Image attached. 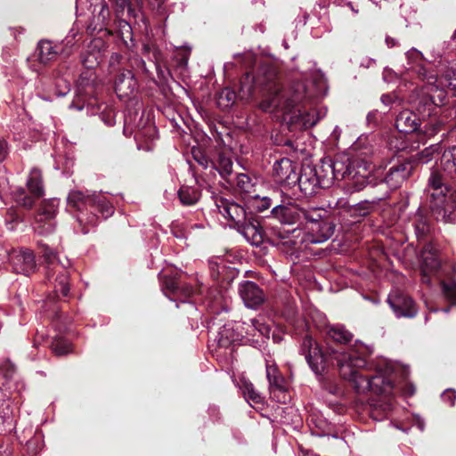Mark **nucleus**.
<instances>
[{"label":"nucleus","mask_w":456,"mask_h":456,"mask_svg":"<svg viewBox=\"0 0 456 456\" xmlns=\"http://www.w3.org/2000/svg\"><path fill=\"white\" fill-rule=\"evenodd\" d=\"M299 353L304 355L308 366L318 379L322 378L328 362H330L338 367L340 376L352 384L357 394L370 392V378L359 372L360 369L367 366V359L362 352L354 348L346 351L330 349L325 354L317 341L306 334L300 344Z\"/></svg>","instance_id":"obj_1"},{"label":"nucleus","mask_w":456,"mask_h":456,"mask_svg":"<svg viewBox=\"0 0 456 456\" xmlns=\"http://www.w3.org/2000/svg\"><path fill=\"white\" fill-rule=\"evenodd\" d=\"M429 208L437 221L456 223V146L444 150L428 179Z\"/></svg>","instance_id":"obj_2"},{"label":"nucleus","mask_w":456,"mask_h":456,"mask_svg":"<svg viewBox=\"0 0 456 456\" xmlns=\"http://www.w3.org/2000/svg\"><path fill=\"white\" fill-rule=\"evenodd\" d=\"M325 83L322 76L314 81L311 87L305 82L297 81L289 86L287 97L281 101L279 95L263 101L260 108L265 112H281L283 116H290L291 122H299L305 127H312L320 120L321 117L315 110L303 111L301 104L311 102L323 94Z\"/></svg>","instance_id":"obj_3"},{"label":"nucleus","mask_w":456,"mask_h":456,"mask_svg":"<svg viewBox=\"0 0 456 456\" xmlns=\"http://www.w3.org/2000/svg\"><path fill=\"white\" fill-rule=\"evenodd\" d=\"M257 88L267 92V96L264 101L275 95H279L283 101L289 91V87L286 90L280 87L276 68L270 61L261 63L256 74L248 72L240 79V94L242 98L251 97Z\"/></svg>","instance_id":"obj_4"},{"label":"nucleus","mask_w":456,"mask_h":456,"mask_svg":"<svg viewBox=\"0 0 456 456\" xmlns=\"http://www.w3.org/2000/svg\"><path fill=\"white\" fill-rule=\"evenodd\" d=\"M409 102L419 118L426 119L436 114L437 108L446 104L447 93L428 81V85L411 92Z\"/></svg>","instance_id":"obj_5"},{"label":"nucleus","mask_w":456,"mask_h":456,"mask_svg":"<svg viewBox=\"0 0 456 456\" xmlns=\"http://www.w3.org/2000/svg\"><path fill=\"white\" fill-rule=\"evenodd\" d=\"M123 133L126 136H131L134 134L135 140L153 141L157 138L158 131L150 115L138 108L134 111L128 110L125 115Z\"/></svg>","instance_id":"obj_6"},{"label":"nucleus","mask_w":456,"mask_h":456,"mask_svg":"<svg viewBox=\"0 0 456 456\" xmlns=\"http://www.w3.org/2000/svg\"><path fill=\"white\" fill-rule=\"evenodd\" d=\"M325 174L321 165H306L303 166L297 175V183L300 191L306 197L313 196L318 192L320 189L330 187L329 176Z\"/></svg>","instance_id":"obj_7"},{"label":"nucleus","mask_w":456,"mask_h":456,"mask_svg":"<svg viewBox=\"0 0 456 456\" xmlns=\"http://www.w3.org/2000/svg\"><path fill=\"white\" fill-rule=\"evenodd\" d=\"M58 208L59 200L57 199H50L42 202L31 224L36 233L47 236L55 231Z\"/></svg>","instance_id":"obj_8"},{"label":"nucleus","mask_w":456,"mask_h":456,"mask_svg":"<svg viewBox=\"0 0 456 456\" xmlns=\"http://www.w3.org/2000/svg\"><path fill=\"white\" fill-rule=\"evenodd\" d=\"M27 188L28 193L22 187H17L12 195L17 204L30 208L35 203V200L44 195V186L42 182L41 171L36 167L32 168L29 172L27 180Z\"/></svg>","instance_id":"obj_9"},{"label":"nucleus","mask_w":456,"mask_h":456,"mask_svg":"<svg viewBox=\"0 0 456 456\" xmlns=\"http://www.w3.org/2000/svg\"><path fill=\"white\" fill-rule=\"evenodd\" d=\"M94 201V192L91 194H85L78 190H72L69 192L67 197L68 207L77 210L79 213L77 216V220L80 224H89L95 226L98 223V216L93 211L87 213L91 209Z\"/></svg>","instance_id":"obj_10"},{"label":"nucleus","mask_w":456,"mask_h":456,"mask_svg":"<svg viewBox=\"0 0 456 456\" xmlns=\"http://www.w3.org/2000/svg\"><path fill=\"white\" fill-rule=\"evenodd\" d=\"M396 366L387 359H381L375 366L377 375L370 378V392L390 397L394 395L395 386L388 375L393 373Z\"/></svg>","instance_id":"obj_11"},{"label":"nucleus","mask_w":456,"mask_h":456,"mask_svg":"<svg viewBox=\"0 0 456 456\" xmlns=\"http://www.w3.org/2000/svg\"><path fill=\"white\" fill-rule=\"evenodd\" d=\"M320 163L324 173L330 175L327 176L330 185L332 184L334 180L349 178L354 171L349 157L346 154L337 155L333 159H323Z\"/></svg>","instance_id":"obj_12"},{"label":"nucleus","mask_w":456,"mask_h":456,"mask_svg":"<svg viewBox=\"0 0 456 456\" xmlns=\"http://www.w3.org/2000/svg\"><path fill=\"white\" fill-rule=\"evenodd\" d=\"M387 303L393 311L395 316L400 318H414L419 312L415 301L408 294L400 290L391 291L387 298Z\"/></svg>","instance_id":"obj_13"},{"label":"nucleus","mask_w":456,"mask_h":456,"mask_svg":"<svg viewBox=\"0 0 456 456\" xmlns=\"http://www.w3.org/2000/svg\"><path fill=\"white\" fill-rule=\"evenodd\" d=\"M74 45V38L67 37L60 44H53L50 40L43 39L37 43V58L42 64H47L54 61L59 54L69 56L71 53V47Z\"/></svg>","instance_id":"obj_14"},{"label":"nucleus","mask_w":456,"mask_h":456,"mask_svg":"<svg viewBox=\"0 0 456 456\" xmlns=\"http://www.w3.org/2000/svg\"><path fill=\"white\" fill-rule=\"evenodd\" d=\"M297 168L298 165L297 162L288 158H281L273 165V178L275 183L281 185L286 187L294 186L297 184Z\"/></svg>","instance_id":"obj_15"},{"label":"nucleus","mask_w":456,"mask_h":456,"mask_svg":"<svg viewBox=\"0 0 456 456\" xmlns=\"http://www.w3.org/2000/svg\"><path fill=\"white\" fill-rule=\"evenodd\" d=\"M301 207L289 197L281 199V202L273 207L272 216L283 224H300Z\"/></svg>","instance_id":"obj_16"},{"label":"nucleus","mask_w":456,"mask_h":456,"mask_svg":"<svg viewBox=\"0 0 456 456\" xmlns=\"http://www.w3.org/2000/svg\"><path fill=\"white\" fill-rule=\"evenodd\" d=\"M216 205L219 213L224 218L234 222L238 229L252 218L251 214L242 205L234 201L221 198L216 200Z\"/></svg>","instance_id":"obj_17"},{"label":"nucleus","mask_w":456,"mask_h":456,"mask_svg":"<svg viewBox=\"0 0 456 456\" xmlns=\"http://www.w3.org/2000/svg\"><path fill=\"white\" fill-rule=\"evenodd\" d=\"M413 171V165L410 160H403L393 164L382 180L391 190H395L408 180Z\"/></svg>","instance_id":"obj_18"},{"label":"nucleus","mask_w":456,"mask_h":456,"mask_svg":"<svg viewBox=\"0 0 456 456\" xmlns=\"http://www.w3.org/2000/svg\"><path fill=\"white\" fill-rule=\"evenodd\" d=\"M9 261L15 273L28 275L36 268L33 252L27 248L12 250L9 254Z\"/></svg>","instance_id":"obj_19"},{"label":"nucleus","mask_w":456,"mask_h":456,"mask_svg":"<svg viewBox=\"0 0 456 456\" xmlns=\"http://www.w3.org/2000/svg\"><path fill=\"white\" fill-rule=\"evenodd\" d=\"M239 294L248 308L255 309L265 300L260 287L252 281H244L239 285Z\"/></svg>","instance_id":"obj_20"},{"label":"nucleus","mask_w":456,"mask_h":456,"mask_svg":"<svg viewBox=\"0 0 456 456\" xmlns=\"http://www.w3.org/2000/svg\"><path fill=\"white\" fill-rule=\"evenodd\" d=\"M335 224L327 218L314 226H310L303 242L307 244H321L332 237L335 232Z\"/></svg>","instance_id":"obj_21"},{"label":"nucleus","mask_w":456,"mask_h":456,"mask_svg":"<svg viewBox=\"0 0 456 456\" xmlns=\"http://www.w3.org/2000/svg\"><path fill=\"white\" fill-rule=\"evenodd\" d=\"M114 88L119 98H129L134 95L138 89V82L133 71L126 69L120 72L115 79Z\"/></svg>","instance_id":"obj_22"},{"label":"nucleus","mask_w":456,"mask_h":456,"mask_svg":"<svg viewBox=\"0 0 456 456\" xmlns=\"http://www.w3.org/2000/svg\"><path fill=\"white\" fill-rule=\"evenodd\" d=\"M389 197V193L386 191L381 197H374L370 200H363L353 205H350L346 198L332 199L329 202V206L334 208H347L354 207L355 211L359 212L361 216H366L371 208L378 205L381 200Z\"/></svg>","instance_id":"obj_23"},{"label":"nucleus","mask_w":456,"mask_h":456,"mask_svg":"<svg viewBox=\"0 0 456 456\" xmlns=\"http://www.w3.org/2000/svg\"><path fill=\"white\" fill-rule=\"evenodd\" d=\"M405 58L407 63L405 69L415 72L421 79H427L428 81H433L435 79L434 75H429L424 61L423 53L418 49L412 47L405 53Z\"/></svg>","instance_id":"obj_24"},{"label":"nucleus","mask_w":456,"mask_h":456,"mask_svg":"<svg viewBox=\"0 0 456 456\" xmlns=\"http://www.w3.org/2000/svg\"><path fill=\"white\" fill-rule=\"evenodd\" d=\"M94 94V79L81 75L77 82L76 99L69 105V108L82 110L85 107L86 98L93 97Z\"/></svg>","instance_id":"obj_25"},{"label":"nucleus","mask_w":456,"mask_h":456,"mask_svg":"<svg viewBox=\"0 0 456 456\" xmlns=\"http://www.w3.org/2000/svg\"><path fill=\"white\" fill-rule=\"evenodd\" d=\"M244 338L241 324L230 322L224 324L217 335V343L221 347H228L232 344L240 341Z\"/></svg>","instance_id":"obj_26"},{"label":"nucleus","mask_w":456,"mask_h":456,"mask_svg":"<svg viewBox=\"0 0 456 456\" xmlns=\"http://www.w3.org/2000/svg\"><path fill=\"white\" fill-rule=\"evenodd\" d=\"M238 232L245 238V240L252 246L259 247L264 241V231L263 228L255 223L252 218L241 225Z\"/></svg>","instance_id":"obj_27"},{"label":"nucleus","mask_w":456,"mask_h":456,"mask_svg":"<svg viewBox=\"0 0 456 456\" xmlns=\"http://www.w3.org/2000/svg\"><path fill=\"white\" fill-rule=\"evenodd\" d=\"M415 111L410 110H402L395 118V127L401 133H412L419 126V118Z\"/></svg>","instance_id":"obj_28"},{"label":"nucleus","mask_w":456,"mask_h":456,"mask_svg":"<svg viewBox=\"0 0 456 456\" xmlns=\"http://www.w3.org/2000/svg\"><path fill=\"white\" fill-rule=\"evenodd\" d=\"M97 8H99L98 13L96 15L94 14L87 26V30L91 33L103 30L110 18V9L105 0H101L100 4L95 5L94 12H96Z\"/></svg>","instance_id":"obj_29"},{"label":"nucleus","mask_w":456,"mask_h":456,"mask_svg":"<svg viewBox=\"0 0 456 456\" xmlns=\"http://www.w3.org/2000/svg\"><path fill=\"white\" fill-rule=\"evenodd\" d=\"M409 223L413 228L414 233L419 240L425 239L430 231L428 218L420 208L410 216Z\"/></svg>","instance_id":"obj_30"},{"label":"nucleus","mask_w":456,"mask_h":456,"mask_svg":"<svg viewBox=\"0 0 456 456\" xmlns=\"http://www.w3.org/2000/svg\"><path fill=\"white\" fill-rule=\"evenodd\" d=\"M100 41H94L81 53V62L88 69H94L102 61V53L100 50Z\"/></svg>","instance_id":"obj_31"},{"label":"nucleus","mask_w":456,"mask_h":456,"mask_svg":"<svg viewBox=\"0 0 456 456\" xmlns=\"http://www.w3.org/2000/svg\"><path fill=\"white\" fill-rule=\"evenodd\" d=\"M55 263L64 269L55 279V291L61 293L63 297H67L69 292V274L67 269L71 266V262L67 257L64 259L57 257Z\"/></svg>","instance_id":"obj_32"},{"label":"nucleus","mask_w":456,"mask_h":456,"mask_svg":"<svg viewBox=\"0 0 456 456\" xmlns=\"http://www.w3.org/2000/svg\"><path fill=\"white\" fill-rule=\"evenodd\" d=\"M422 269L436 271L440 267L436 249L430 244L426 245L421 251Z\"/></svg>","instance_id":"obj_33"},{"label":"nucleus","mask_w":456,"mask_h":456,"mask_svg":"<svg viewBox=\"0 0 456 456\" xmlns=\"http://www.w3.org/2000/svg\"><path fill=\"white\" fill-rule=\"evenodd\" d=\"M96 215V211L99 212L102 218L106 219L112 216L114 213L113 206L107 200L106 197L94 191V201L90 209Z\"/></svg>","instance_id":"obj_34"},{"label":"nucleus","mask_w":456,"mask_h":456,"mask_svg":"<svg viewBox=\"0 0 456 456\" xmlns=\"http://www.w3.org/2000/svg\"><path fill=\"white\" fill-rule=\"evenodd\" d=\"M162 289L164 290L165 293L169 292L174 296L179 295L181 293L185 297H189L193 291L191 286H183L178 281L172 278H165V280L162 282Z\"/></svg>","instance_id":"obj_35"},{"label":"nucleus","mask_w":456,"mask_h":456,"mask_svg":"<svg viewBox=\"0 0 456 456\" xmlns=\"http://www.w3.org/2000/svg\"><path fill=\"white\" fill-rule=\"evenodd\" d=\"M248 328L252 330H256L257 334L256 338H248V340L252 341L255 346H260L261 344L265 343V339L269 338L271 330L269 326L263 322L261 320L251 319Z\"/></svg>","instance_id":"obj_36"},{"label":"nucleus","mask_w":456,"mask_h":456,"mask_svg":"<svg viewBox=\"0 0 456 456\" xmlns=\"http://www.w3.org/2000/svg\"><path fill=\"white\" fill-rule=\"evenodd\" d=\"M324 218V210L320 208H302L300 211V224L305 221L311 226L318 224Z\"/></svg>","instance_id":"obj_37"},{"label":"nucleus","mask_w":456,"mask_h":456,"mask_svg":"<svg viewBox=\"0 0 456 456\" xmlns=\"http://www.w3.org/2000/svg\"><path fill=\"white\" fill-rule=\"evenodd\" d=\"M177 195L181 204L183 206H192L196 204L200 198V192L198 189L187 185L181 186L177 191Z\"/></svg>","instance_id":"obj_38"},{"label":"nucleus","mask_w":456,"mask_h":456,"mask_svg":"<svg viewBox=\"0 0 456 456\" xmlns=\"http://www.w3.org/2000/svg\"><path fill=\"white\" fill-rule=\"evenodd\" d=\"M265 370L269 386L278 390H282L284 388V379L280 375L277 366L273 363L266 362Z\"/></svg>","instance_id":"obj_39"},{"label":"nucleus","mask_w":456,"mask_h":456,"mask_svg":"<svg viewBox=\"0 0 456 456\" xmlns=\"http://www.w3.org/2000/svg\"><path fill=\"white\" fill-rule=\"evenodd\" d=\"M329 335L335 341L341 344L348 343L353 338V334L341 325H336L330 328Z\"/></svg>","instance_id":"obj_40"},{"label":"nucleus","mask_w":456,"mask_h":456,"mask_svg":"<svg viewBox=\"0 0 456 456\" xmlns=\"http://www.w3.org/2000/svg\"><path fill=\"white\" fill-rule=\"evenodd\" d=\"M216 169L223 178H227L232 173V161L224 154H219Z\"/></svg>","instance_id":"obj_41"},{"label":"nucleus","mask_w":456,"mask_h":456,"mask_svg":"<svg viewBox=\"0 0 456 456\" xmlns=\"http://www.w3.org/2000/svg\"><path fill=\"white\" fill-rule=\"evenodd\" d=\"M357 172L352 173V175L347 178L346 187L352 191H360L368 184V179L365 175H357Z\"/></svg>","instance_id":"obj_42"},{"label":"nucleus","mask_w":456,"mask_h":456,"mask_svg":"<svg viewBox=\"0 0 456 456\" xmlns=\"http://www.w3.org/2000/svg\"><path fill=\"white\" fill-rule=\"evenodd\" d=\"M251 208H254L256 212H264L269 209L273 205V200L269 197H262L260 198L258 195H256L251 200Z\"/></svg>","instance_id":"obj_43"},{"label":"nucleus","mask_w":456,"mask_h":456,"mask_svg":"<svg viewBox=\"0 0 456 456\" xmlns=\"http://www.w3.org/2000/svg\"><path fill=\"white\" fill-rule=\"evenodd\" d=\"M236 100V93L230 89L224 88L223 89L218 95V104L224 108L232 106Z\"/></svg>","instance_id":"obj_44"},{"label":"nucleus","mask_w":456,"mask_h":456,"mask_svg":"<svg viewBox=\"0 0 456 456\" xmlns=\"http://www.w3.org/2000/svg\"><path fill=\"white\" fill-rule=\"evenodd\" d=\"M52 350L57 356H62L72 351L71 344L64 339H55L52 343Z\"/></svg>","instance_id":"obj_45"},{"label":"nucleus","mask_w":456,"mask_h":456,"mask_svg":"<svg viewBox=\"0 0 456 456\" xmlns=\"http://www.w3.org/2000/svg\"><path fill=\"white\" fill-rule=\"evenodd\" d=\"M128 65L131 69L141 71L142 73L148 76L150 74L149 69H147L145 61L140 57L138 54H131L128 57Z\"/></svg>","instance_id":"obj_46"},{"label":"nucleus","mask_w":456,"mask_h":456,"mask_svg":"<svg viewBox=\"0 0 456 456\" xmlns=\"http://www.w3.org/2000/svg\"><path fill=\"white\" fill-rule=\"evenodd\" d=\"M244 397L246 400H250L254 403H260L261 402V395L255 389L254 386L250 382H243L241 387Z\"/></svg>","instance_id":"obj_47"},{"label":"nucleus","mask_w":456,"mask_h":456,"mask_svg":"<svg viewBox=\"0 0 456 456\" xmlns=\"http://www.w3.org/2000/svg\"><path fill=\"white\" fill-rule=\"evenodd\" d=\"M15 373L16 367L9 359H6L0 363V375H3L6 380L12 379Z\"/></svg>","instance_id":"obj_48"},{"label":"nucleus","mask_w":456,"mask_h":456,"mask_svg":"<svg viewBox=\"0 0 456 456\" xmlns=\"http://www.w3.org/2000/svg\"><path fill=\"white\" fill-rule=\"evenodd\" d=\"M38 247L40 248V253L42 254V256L45 260L46 263L50 265H54L55 260L57 259L56 252L52 249L48 245L39 241Z\"/></svg>","instance_id":"obj_49"},{"label":"nucleus","mask_w":456,"mask_h":456,"mask_svg":"<svg viewBox=\"0 0 456 456\" xmlns=\"http://www.w3.org/2000/svg\"><path fill=\"white\" fill-rule=\"evenodd\" d=\"M70 91V83L64 77H58L55 81V94L58 97L65 96Z\"/></svg>","instance_id":"obj_50"},{"label":"nucleus","mask_w":456,"mask_h":456,"mask_svg":"<svg viewBox=\"0 0 456 456\" xmlns=\"http://www.w3.org/2000/svg\"><path fill=\"white\" fill-rule=\"evenodd\" d=\"M237 186L243 191H249L253 187L251 178L246 174H238L236 176Z\"/></svg>","instance_id":"obj_51"},{"label":"nucleus","mask_w":456,"mask_h":456,"mask_svg":"<svg viewBox=\"0 0 456 456\" xmlns=\"http://www.w3.org/2000/svg\"><path fill=\"white\" fill-rule=\"evenodd\" d=\"M443 292L445 297L456 305V281L451 283L442 282Z\"/></svg>","instance_id":"obj_52"},{"label":"nucleus","mask_w":456,"mask_h":456,"mask_svg":"<svg viewBox=\"0 0 456 456\" xmlns=\"http://www.w3.org/2000/svg\"><path fill=\"white\" fill-rule=\"evenodd\" d=\"M171 232L179 240H186L188 236L187 226L183 223H174L172 224Z\"/></svg>","instance_id":"obj_53"},{"label":"nucleus","mask_w":456,"mask_h":456,"mask_svg":"<svg viewBox=\"0 0 456 456\" xmlns=\"http://www.w3.org/2000/svg\"><path fill=\"white\" fill-rule=\"evenodd\" d=\"M444 126V123L441 121H431L425 126V134L428 136H433L439 131H441V127Z\"/></svg>","instance_id":"obj_54"},{"label":"nucleus","mask_w":456,"mask_h":456,"mask_svg":"<svg viewBox=\"0 0 456 456\" xmlns=\"http://www.w3.org/2000/svg\"><path fill=\"white\" fill-rule=\"evenodd\" d=\"M12 427V418L6 414H2L0 411V434L10 430Z\"/></svg>","instance_id":"obj_55"},{"label":"nucleus","mask_w":456,"mask_h":456,"mask_svg":"<svg viewBox=\"0 0 456 456\" xmlns=\"http://www.w3.org/2000/svg\"><path fill=\"white\" fill-rule=\"evenodd\" d=\"M116 115L113 110L102 112L100 115L101 120L108 126H112L116 123Z\"/></svg>","instance_id":"obj_56"},{"label":"nucleus","mask_w":456,"mask_h":456,"mask_svg":"<svg viewBox=\"0 0 456 456\" xmlns=\"http://www.w3.org/2000/svg\"><path fill=\"white\" fill-rule=\"evenodd\" d=\"M156 70L159 79L162 83H167L168 79L171 77V73L167 69H163L159 64H156Z\"/></svg>","instance_id":"obj_57"},{"label":"nucleus","mask_w":456,"mask_h":456,"mask_svg":"<svg viewBox=\"0 0 456 456\" xmlns=\"http://www.w3.org/2000/svg\"><path fill=\"white\" fill-rule=\"evenodd\" d=\"M442 399L444 402H447L450 406L454 405V402H455V399H456V391L454 389H452V388L446 389L442 394Z\"/></svg>","instance_id":"obj_58"},{"label":"nucleus","mask_w":456,"mask_h":456,"mask_svg":"<svg viewBox=\"0 0 456 456\" xmlns=\"http://www.w3.org/2000/svg\"><path fill=\"white\" fill-rule=\"evenodd\" d=\"M434 150L432 147L426 148L420 153H419L418 159L422 163H428L432 159Z\"/></svg>","instance_id":"obj_59"},{"label":"nucleus","mask_w":456,"mask_h":456,"mask_svg":"<svg viewBox=\"0 0 456 456\" xmlns=\"http://www.w3.org/2000/svg\"><path fill=\"white\" fill-rule=\"evenodd\" d=\"M9 153V146L6 140L0 137V162L4 161Z\"/></svg>","instance_id":"obj_60"},{"label":"nucleus","mask_w":456,"mask_h":456,"mask_svg":"<svg viewBox=\"0 0 456 456\" xmlns=\"http://www.w3.org/2000/svg\"><path fill=\"white\" fill-rule=\"evenodd\" d=\"M123 56L118 53H113L110 57V66L113 69L117 68L122 63Z\"/></svg>","instance_id":"obj_61"},{"label":"nucleus","mask_w":456,"mask_h":456,"mask_svg":"<svg viewBox=\"0 0 456 456\" xmlns=\"http://www.w3.org/2000/svg\"><path fill=\"white\" fill-rule=\"evenodd\" d=\"M240 324H241V330L242 331L245 330L244 338H246L247 339L249 337H252V338H257V334H256V330H252L251 329L248 328V325H250V322L249 323L243 322Z\"/></svg>","instance_id":"obj_62"},{"label":"nucleus","mask_w":456,"mask_h":456,"mask_svg":"<svg viewBox=\"0 0 456 456\" xmlns=\"http://www.w3.org/2000/svg\"><path fill=\"white\" fill-rule=\"evenodd\" d=\"M397 77L396 73H395L391 69L386 68L383 71V79L385 82L390 83L393 82Z\"/></svg>","instance_id":"obj_63"},{"label":"nucleus","mask_w":456,"mask_h":456,"mask_svg":"<svg viewBox=\"0 0 456 456\" xmlns=\"http://www.w3.org/2000/svg\"><path fill=\"white\" fill-rule=\"evenodd\" d=\"M380 101L384 105L389 106L394 102V96L391 94H383L380 98Z\"/></svg>","instance_id":"obj_64"}]
</instances>
